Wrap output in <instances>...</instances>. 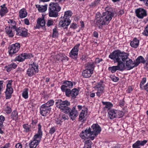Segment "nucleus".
<instances>
[{
    "label": "nucleus",
    "mask_w": 148,
    "mask_h": 148,
    "mask_svg": "<svg viewBox=\"0 0 148 148\" xmlns=\"http://www.w3.org/2000/svg\"><path fill=\"white\" fill-rule=\"evenodd\" d=\"M101 131V128L97 124H93L90 127H87L80 134V137L83 139H90L93 140Z\"/></svg>",
    "instance_id": "f257e3e1"
},
{
    "label": "nucleus",
    "mask_w": 148,
    "mask_h": 148,
    "mask_svg": "<svg viewBox=\"0 0 148 148\" xmlns=\"http://www.w3.org/2000/svg\"><path fill=\"white\" fill-rule=\"evenodd\" d=\"M114 15L113 12L107 11L103 12L101 16L97 17L95 22L99 29H102L103 25H108Z\"/></svg>",
    "instance_id": "f03ea898"
},
{
    "label": "nucleus",
    "mask_w": 148,
    "mask_h": 148,
    "mask_svg": "<svg viewBox=\"0 0 148 148\" xmlns=\"http://www.w3.org/2000/svg\"><path fill=\"white\" fill-rule=\"evenodd\" d=\"M61 9L59 4L57 2H51L49 5V16L50 17H56L58 16V12Z\"/></svg>",
    "instance_id": "7ed1b4c3"
},
{
    "label": "nucleus",
    "mask_w": 148,
    "mask_h": 148,
    "mask_svg": "<svg viewBox=\"0 0 148 148\" xmlns=\"http://www.w3.org/2000/svg\"><path fill=\"white\" fill-rule=\"evenodd\" d=\"M70 105V102L67 100L63 101L60 99L56 100V106L66 114L71 110V108L68 107Z\"/></svg>",
    "instance_id": "20e7f679"
},
{
    "label": "nucleus",
    "mask_w": 148,
    "mask_h": 148,
    "mask_svg": "<svg viewBox=\"0 0 148 148\" xmlns=\"http://www.w3.org/2000/svg\"><path fill=\"white\" fill-rule=\"evenodd\" d=\"M29 65L28 76H32L34 74L38 72V65L35 64L33 62L32 63L29 64Z\"/></svg>",
    "instance_id": "39448f33"
},
{
    "label": "nucleus",
    "mask_w": 148,
    "mask_h": 148,
    "mask_svg": "<svg viewBox=\"0 0 148 148\" xmlns=\"http://www.w3.org/2000/svg\"><path fill=\"white\" fill-rule=\"evenodd\" d=\"M20 44L18 43H16L14 44L10 45L8 47L9 53L11 56L13 54L16 53L18 51L20 48Z\"/></svg>",
    "instance_id": "423d86ee"
},
{
    "label": "nucleus",
    "mask_w": 148,
    "mask_h": 148,
    "mask_svg": "<svg viewBox=\"0 0 148 148\" xmlns=\"http://www.w3.org/2000/svg\"><path fill=\"white\" fill-rule=\"evenodd\" d=\"M79 90L76 88H74L71 90H67L65 92V95L68 97H71L72 99H75L79 94Z\"/></svg>",
    "instance_id": "0eeeda50"
},
{
    "label": "nucleus",
    "mask_w": 148,
    "mask_h": 148,
    "mask_svg": "<svg viewBox=\"0 0 148 148\" xmlns=\"http://www.w3.org/2000/svg\"><path fill=\"white\" fill-rule=\"evenodd\" d=\"M95 89L97 91V95L100 97L104 92V85L101 82H99L94 87Z\"/></svg>",
    "instance_id": "6e6552de"
},
{
    "label": "nucleus",
    "mask_w": 148,
    "mask_h": 148,
    "mask_svg": "<svg viewBox=\"0 0 148 148\" xmlns=\"http://www.w3.org/2000/svg\"><path fill=\"white\" fill-rule=\"evenodd\" d=\"M136 16L140 19H143L147 15V11L143 8H139L137 9L135 11Z\"/></svg>",
    "instance_id": "1a4fd4ad"
},
{
    "label": "nucleus",
    "mask_w": 148,
    "mask_h": 148,
    "mask_svg": "<svg viewBox=\"0 0 148 148\" xmlns=\"http://www.w3.org/2000/svg\"><path fill=\"white\" fill-rule=\"evenodd\" d=\"M63 84L61 86V89L63 92H65L67 90H70L73 87V84L72 82L68 81L63 82Z\"/></svg>",
    "instance_id": "9d476101"
},
{
    "label": "nucleus",
    "mask_w": 148,
    "mask_h": 148,
    "mask_svg": "<svg viewBox=\"0 0 148 148\" xmlns=\"http://www.w3.org/2000/svg\"><path fill=\"white\" fill-rule=\"evenodd\" d=\"M12 80L9 81L7 85V88L5 92L6 98V99H9L11 97V94L13 93V89L11 87Z\"/></svg>",
    "instance_id": "9b49d317"
},
{
    "label": "nucleus",
    "mask_w": 148,
    "mask_h": 148,
    "mask_svg": "<svg viewBox=\"0 0 148 148\" xmlns=\"http://www.w3.org/2000/svg\"><path fill=\"white\" fill-rule=\"evenodd\" d=\"M80 45V44H78L72 49L69 53L70 57L75 59H77L78 54V48Z\"/></svg>",
    "instance_id": "f8f14e48"
},
{
    "label": "nucleus",
    "mask_w": 148,
    "mask_h": 148,
    "mask_svg": "<svg viewBox=\"0 0 148 148\" xmlns=\"http://www.w3.org/2000/svg\"><path fill=\"white\" fill-rule=\"evenodd\" d=\"M129 54L124 51H121L119 50L118 57L116 58V62L121 61L124 62L127 58Z\"/></svg>",
    "instance_id": "ddd939ff"
},
{
    "label": "nucleus",
    "mask_w": 148,
    "mask_h": 148,
    "mask_svg": "<svg viewBox=\"0 0 148 148\" xmlns=\"http://www.w3.org/2000/svg\"><path fill=\"white\" fill-rule=\"evenodd\" d=\"M61 20L59 22L60 26L63 27L64 29H67L68 26L70 25L71 21L69 18H61Z\"/></svg>",
    "instance_id": "4468645a"
},
{
    "label": "nucleus",
    "mask_w": 148,
    "mask_h": 148,
    "mask_svg": "<svg viewBox=\"0 0 148 148\" xmlns=\"http://www.w3.org/2000/svg\"><path fill=\"white\" fill-rule=\"evenodd\" d=\"M45 21L43 18H39L37 21V24L35 27L36 29H39L42 28L43 29H46L45 28Z\"/></svg>",
    "instance_id": "2eb2a0df"
},
{
    "label": "nucleus",
    "mask_w": 148,
    "mask_h": 148,
    "mask_svg": "<svg viewBox=\"0 0 148 148\" xmlns=\"http://www.w3.org/2000/svg\"><path fill=\"white\" fill-rule=\"evenodd\" d=\"M137 64H138L135 61H133L130 59L126 61V69L127 70H130L134 67H137Z\"/></svg>",
    "instance_id": "dca6fc26"
},
{
    "label": "nucleus",
    "mask_w": 148,
    "mask_h": 148,
    "mask_svg": "<svg viewBox=\"0 0 148 148\" xmlns=\"http://www.w3.org/2000/svg\"><path fill=\"white\" fill-rule=\"evenodd\" d=\"M51 108H49L42 105L40 108V113L43 116L49 115L51 111Z\"/></svg>",
    "instance_id": "f3484780"
},
{
    "label": "nucleus",
    "mask_w": 148,
    "mask_h": 148,
    "mask_svg": "<svg viewBox=\"0 0 148 148\" xmlns=\"http://www.w3.org/2000/svg\"><path fill=\"white\" fill-rule=\"evenodd\" d=\"M8 23H12L13 24L12 27H11V29H14L16 32V35H17L20 36L21 34V32L22 30L21 29L20 27L17 28L16 26V23L13 20L10 19L8 21Z\"/></svg>",
    "instance_id": "a211bd4d"
},
{
    "label": "nucleus",
    "mask_w": 148,
    "mask_h": 148,
    "mask_svg": "<svg viewBox=\"0 0 148 148\" xmlns=\"http://www.w3.org/2000/svg\"><path fill=\"white\" fill-rule=\"evenodd\" d=\"M68 114H69L70 117L73 121L75 120L78 116V112L75 107H73L72 109H71L70 111Z\"/></svg>",
    "instance_id": "6ab92c4d"
},
{
    "label": "nucleus",
    "mask_w": 148,
    "mask_h": 148,
    "mask_svg": "<svg viewBox=\"0 0 148 148\" xmlns=\"http://www.w3.org/2000/svg\"><path fill=\"white\" fill-rule=\"evenodd\" d=\"M147 140H144L143 141L138 140L132 145L133 148H140V146H143L147 142Z\"/></svg>",
    "instance_id": "aec40b11"
},
{
    "label": "nucleus",
    "mask_w": 148,
    "mask_h": 148,
    "mask_svg": "<svg viewBox=\"0 0 148 148\" xmlns=\"http://www.w3.org/2000/svg\"><path fill=\"white\" fill-rule=\"evenodd\" d=\"M116 110L114 109L110 110L108 111V117L111 119L116 117Z\"/></svg>",
    "instance_id": "412c9836"
},
{
    "label": "nucleus",
    "mask_w": 148,
    "mask_h": 148,
    "mask_svg": "<svg viewBox=\"0 0 148 148\" xmlns=\"http://www.w3.org/2000/svg\"><path fill=\"white\" fill-rule=\"evenodd\" d=\"M38 131L37 134L34 135V140H36L38 138H42V133L41 130V126L40 124H39L38 125Z\"/></svg>",
    "instance_id": "4be33fe9"
},
{
    "label": "nucleus",
    "mask_w": 148,
    "mask_h": 148,
    "mask_svg": "<svg viewBox=\"0 0 148 148\" xmlns=\"http://www.w3.org/2000/svg\"><path fill=\"white\" fill-rule=\"evenodd\" d=\"M93 73L92 71H91L88 69L84 70L82 72V76L84 78H88L90 77L92 74Z\"/></svg>",
    "instance_id": "5701e85b"
},
{
    "label": "nucleus",
    "mask_w": 148,
    "mask_h": 148,
    "mask_svg": "<svg viewBox=\"0 0 148 148\" xmlns=\"http://www.w3.org/2000/svg\"><path fill=\"white\" fill-rule=\"evenodd\" d=\"M27 53H22L20 55L16 57L15 59V61H17L19 62H22L27 58Z\"/></svg>",
    "instance_id": "b1692460"
},
{
    "label": "nucleus",
    "mask_w": 148,
    "mask_h": 148,
    "mask_svg": "<svg viewBox=\"0 0 148 148\" xmlns=\"http://www.w3.org/2000/svg\"><path fill=\"white\" fill-rule=\"evenodd\" d=\"M119 50H115L109 55V57L112 60H116L118 57Z\"/></svg>",
    "instance_id": "393cba45"
},
{
    "label": "nucleus",
    "mask_w": 148,
    "mask_h": 148,
    "mask_svg": "<svg viewBox=\"0 0 148 148\" xmlns=\"http://www.w3.org/2000/svg\"><path fill=\"white\" fill-rule=\"evenodd\" d=\"M116 62L118 63L117 66L119 69V71H122L125 69H126L125 67V64L123 63L124 62L119 61Z\"/></svg>",
    "instance_id": "a878e982"
},
{
    "label": "nucleus",
    "mask_w": 148,
    "mask_h": 148,
    "mask_svg": "<svg viewBox=\"0 0 148 148\" xmlns=\"http://www.w3.org/2000/svg\"><path fill=\"white\" fill-rule=\"evenodd\" d=\"M47 5H36V7L37 8L38 11L40 12H45L47 9Z\"/></svg>",
    "instance_id": "bb28decb"
},
{
    "label": "nucleus",
    "mask_w": 148,
    "mask_h": 148,
    "mask_svg": "<svg viewBox=\"0 0 148 148\" xmlns=\"http://www.w3.org/2000/svg\"><path fill=\"white\" fill-rule=\"evenodd\" d=\"M139 42V40L135 38H134L132 41L131 42L130 45L132 47L136 48L138 46Z\"/></svg>",
    "instance_id": "cd10ccee"
},
{
    "label": "nucleus",
    "mask_w": 148,
    "mask_h": 148,
    "mask_svg": "<svg viewBox=\"0 0 148 148\" xmlns=\"http://www.w3.org/2000/svg\"><path fill=\"white\" fill-rule=\"evenodd\" d=\"M95 66L94 62L92 63L89 62L86 64V69H88V70H89V71H92V72L93 73V71Z\"/></svg>",
    "instance_id": "c85d7f7f"
},
{
    "label": "nucleus",
    "mask_w": 148,
    "mask_h": 148,
    "mask_svg": "<svg viewBox=\"0 0 148 148\" xmlns=\"http://www.w3.org/2000/svg\"><path fill=\"white\" fill-rule=\"evenodd\" d=\"M102 102L103 105H105L104 108L105 110L107 109L109 110L113 106L112 104L110 102L102 101Z\"/></svg>",
    "instance_id": "c756f323"
},
{
    "label": "nucleus",
    "mask_w": 148,
    "mask_h": 148,
    "mask_svg": "<svg viewBox=\"0 0 148 148\" xmlns=\"http://www.w3.org/2000/svg\"><path fill=\"white\" fill-rule=\"evenodd\" d=\"M40 142V140H34L29 144V146L30 148H36Z\"/></svg>",
    "instance_id": "7c9ffc66"
},
{
    "label": "nucleus",
    "mask_w": 148,
    "mask_h": 148,
    "mask_svg": "<svg viewBox=\"0 0 148 148\" xmlns=\"http://www.w3.org/2000/svg\"><path fill=\"white\" fill-rule=\"evenodd\" d=\"M19 16L20 18H23L25 17L27 15V13L25 9L23 8L19 12Z\"/></svg>",
    "instance_id": "2f4dec72"
},
{
    "label": "nucleus",
    "mask_w": 148,
    "mask_h": 148,
    "mask_svg": "<svg viewBox=\"0 0 148 148\" xmlns=\"http://www.w3.org/2000/svg\"><path fill=\"white\" fill-rule=\"evenodd\" d=\"M135 62L137 63V66L140 63H144L145 62V59L143 57L140 56L138 57L135 60Z\"/></svg>",
    "instance_id": "473e14b6"
},
{
    "label": "nucleus",
    "mask_w": 148,
    "mask_h": 148,
    "mask_svg": "<svg viewBox=\"0 0 148 148\" xmlns=\"http://www.w3.org/2000/svg\"><path fill=\"white\" fill-rule=\"evenodd\" d=\"M72 14L73 13L71 11L68 10L64 12V16L63 17L61 16V18H69L72 16Z\"/></svg>",
    "instance_id": "72a5a7b5"
},
{
    "label": "nucleus",
    "mask_w": 148,
    "mask_h": 148,
    "mask_svg": "<svg viewBox=\"0 0 148 148\" xmlns=\"http://www.w3.org/2000/svg\"><path fill=\"white\" fill-rule=\"evenodd\" d=\"M54 101L53 100H50L48 101L46 103L42 105L46 107L51 108L50 107L52 106L54 104Z\"/></svg>",
    "instance_id": "f704fd0d"
},
{
    "label": "nucleus",
    "mask_w": 148,
    "mask_h": 148,
    "mask_svg": "<svg viewBox=\"0 0 148 148\" xmlns=\"http://www.w3.org/2000/svg\"><path fill=\"white\" fill-rule=\"evenodd\" d=\"M108 70L112 73H114L116 71H119V69L117 66L110 67L108 68Z\"/></svg>",
    "instance_id": "c9c22d12"
},
{
    "label": "nucleus",
    "mask_w": 148,
    "mask_h": 148,
    "mask_svg": "<svg viewBox=\"0 0 148 148\" xmlns=\"http://www.w3.org/2000/svg\"><path fill=\"white\" fill-rule=\"evenodd\" d=\"M89 139V140H86L85 142L84 147L88 148L89 147L91 148V145H92L93 143L91 141V140L90 139Z\"/></svg>",
    "instance_id": "e433bc0d"
},
{
    "label": "nucleus",
    "mask_w": 148,
    "mask_h": 148,
    "mask_svg": "<svg viewBox=\"0 0 148 148\" xmlns=\"http://www.w3.org/2000/svg\"><path fill=\"white\" fill-rule=\"evenodd\" d=\"M8 12L7 8H1L0 11V14L1 17L4 16Z\"/></svg>",
    "instance_id": "4c0bfd02"
},
{
    "label": "nucleus",
    "mask_w": 148,
    "mask_h": 148,
    "mask_svg": "<svg viewBox=\"0 0 148 148\" xmlns=\"http://www.w3.org/2000/svg\"><path fill=\"white\" fill-rule=\"evenodd\" d=\"M85 111L82 110L80 112L79 116V121H81L84 120L85 117Z\"/></svg>",
    "instance_id": "58836bf2"
},
{
    "label": "nucleus",
    "mask_w": 148,
    "mask_h": 148,
    "mask_svg": "<svg viewBox=\"0 0 148 148\" xmlns=\"http://www.w3.org/2000/svg\"><path fill=\"white\" fill-rule=\"evenodd\" d=\"M23 97L25 99L28 98V89L25 88L22 94Z\"/></svg>",
    "instance_id": "ea45409f"
},
{
    "label": "nucleus",
    "mask_w": 148,
    "mask_h": 148,
    "mask_svg": "<svg viewBox=\"0 0 148 148\" xmlns=\"http://www.w3.org/2000/svg\"><path fill=\"white\" fill-rule=\"evenodd\" d=\"M59 117L61 118L63 121H65L66 120H68L69 119V117L68 116L65 114H61L59 115Z\"/></svg>",
    "instance_id": "a19ab883"
},
{
    "label": "nucleus",
    "mask_w": 148,
    "mask_h": 148,
    "mask_svg": "<svg viewBox=\"0 0 148 148\" xmlns=\"http://www.w3.org/2000/svg\"><path fill=\"white\" fill-rule=\"evenodd\" d=\"M116 117L119 118L122 117L124 115V113L122 111L116 110Z\"/></svg>",
    "instance_id": "79ce46f5"
},
{
    "label": "nucleus",
    "mask_w": 148,
    "mask_h": 148,
    "mask_svg": "<svg viewBox=\"0 0 148 148\" xmlns=\"http://www.w3.org/2000/svg\"><path fill=\"white\" fill-rule=\"evenodd\" d=\"M100 0H97L91 3L90 5V6L92 8H93L97 5L99 3Z\"/></svg>",
    "instance_id": "37998d69"
},
{
    "label": "nucleus",
    "mask_w": 148,
    "mask_h": 148,
    "mask_svg": "<svg viewBox=\"0 0 148 148\" xmlns=\"http://www.w3.org/2000/svg\"><path fill=\"white\" fill-rule=\"evenodd\" d=\"M27 30L26 29H24L21 32V34L20 36H21L23 37H26L27 35Z\"/></svg>",
    "instance_id": "c03bdc74"
},
{
    "label": "nucleus",
    "mask_w": 148,
    "mask_h": 148,
    "mask_svg": "<svg viewBox=\"0 0 148 148\" xmlns=\"http://www.w3.org/2000/svg\"><path fill=\"white\" fill-rule=\"evenodd\" d=\"M110 78L113 81L116 82L119 80V78L114 75H112L110 77Z\"/></svg>",
    "instance_id": "a18cd8bd"
},
{
    "label": "nucleus",
    "mask_w": 148,
    "mask_h": 148,
    "mask_svg": "<svg viewBox=\"0 0 148 148\" xmlns=\"http://www.w3.org/2000/svg\"><path fill=\"white\" fill-rule=\"evenodd\" d=\"M146 81V78L145 77H144L142 79V80L141 81L140 84V88L142 89L143 86L144 84L145 83Z\"/></svg>",
    "instance_id": "49530a36"
},
{
    "label": "nucleus",
    "mask_w": 148,
    "mask_h": 148,
    "mask_svg": "<svg viewBox=\"0 0 148 148\" xmlns=\"http://www.w3.org/2000/svg\"><path fill=\"white\" fill-rule=\"evenodd\" d=\"M143 34L145 36H148V24L145 27V30L143 33Z\"/></svg>",
    "instance_id": "de8ad7c7"
},
{
    "label": "nucleus",
    "mask_w": 148,
    "mask_h": 148,
    "mask_svg": "<svg viewBox=\"0 0 148 148\" xmlns=\"http://www.w3.org/2000/svg\"><path fill=\"white\" fill-rule=\"evenodd\" d=\"M5 119V118L3 116L1 115L0 116V127H1L3 125V122Z\"/></svg>",
    "instance_id": "09e8293b"
},
{
    "label": "nucleus",
    "mask_w": 148,
    "mask_h": 148,
    "mask_svg": "<svg viewBox=\"0 0 148 148\" xmlns=\"http://www.w3.org/2000/svg\"><path fill=\"white\" fill-rule=\"evenodd\" d=\"M58 34L57 29L56 28L53 29L52 37H56L58 36Z\"/></svg>",
    "instance_id": "8fccbe9b"
},
{
    "label": "nucleus",
    "mask_w": 148,
    "mask_h": 148,
    "mask_svg": "<svg viewBox=\"0 0 148 148\" xmlns=\"http://www.w3.org/2000/svg\"><path fill=\"white\" fill-rule=\"evenodd\" d=\"M5 32L6 33L9 35V36L10 37H12L14 35L12 30H6Z\"/></svg>",
    "instance_id": "3c124183"
},
{
    "label": "nucleus",
    "mask_w": 148,
    "mask_h": 148,
    "mask_svg": "<svg viewBox=\"0 0 148 148\" xmlns=\"http://www.w3.org/2000/svg\"><path fill=\"white\" fill-rule=\"evenodd\" d=\"M5 110L7 114H10L12 112L11 108L8 106H7L5 107Z\"/></svg>",
    "instance_id": "603ef678"
},
{
    "label": "nucleus",
    "mask_w": 148,
    "mask_h": 148,
    "mask_svg": "<svg viewBox=\"0 0 148 148\" xmlns=\"http://www.w3.org/2000/svg\"><path fill=\"white\" fill-rule=\"evenodd\" d=\"M56 131V127H53L51 128L49 131V133L51 135L54 133Z\"/></svg>",
    "instance_id": "864d4df0"
},
{
    "label": "nucleus",
    "mask_w": 148,
    "mask_h": 148,
    "mask_svg": "<svg viewBox=\"0 0 148 148\" xmlns=\"http://www.w3.org/2000/svg\"><path fill=\"white\" fill-rule=\"evenodd\" d=\"M56 123L57 124H60L63 122L60 117L55 120Z\"/></svg>",
    "instance_id": "5fc2aeb1"
},
{
    "label": "nucleus",
    "mask_w": 148,
    "mask_h": 148,
    "mask_svg": "<svg viewBox=\"0 0 148 148\" xmlns=\"http://www.w3.org/2000/svg\"><path fill=\"white\" fill-rule=\"evenodd\" d=\"M53 21L52 20H49L47 23V26L49 27L53 25Z\"/></svg>",
    "instance_id": "6e6d98bb"
},
{
    "label": "nucleus",
    "mask_w": 148,
    "mask_h": 148,
    "mask_svg": "<svg viewBox=\"0 0 148 148\" xmlns=\"http://www.w3.org/2000/svg\"><path fill=\"white\" fill-rule=\"evenodd\" d=\"M77 28V25L75 23H72L71 24L70 28L75 29Z\"/></svg>",
    "instance_id": "4d7b16f0"
},
{
    "label": "nucleus",
    "mask_w": 148,
    "mask_h": 148,
    "mask_svg": "<svg viewBox=\"0 0 148 148\" xmlns=\"http://www.w3.org/2000/svg\"><path fill=\"white\" fill-rule=\"evenodd\" d=\"M102 61L103 59H102L101 58L100 59L99 58H96L95 62H94V63H95V64L99 63Z\"/></svg>",
    "instance_id": "13d9d810"
},
{
    "label": "nucleus",
    "mask_w": 148,
    "mask_h": 148,
    "mask_svg": "<svg viewBox=\"0 0 148 148\" xmlns=\"http://www.w3.org/2000/svg\"><path fill=\"white\" fill-rule=\"evenodd\" d=\"M133 90V88L131 86L128 87V89L127 90V92L128 93H130Z\"/></svg>",
    "instance_id": "bf43d9fd"
},
{
    "label": "nucleus",
    "mask_w": 148,
    "mask_h": 148,
    "mask_svg": "<svg viewBox=\"0 0 148 148\" xmlns=\"http://www.w3.org/2000/svg\"><path fill=\"white\" fill-rule=\"evenodd\" d=\"M9 66L11 67V68H13L14 69H15L16 68L17 66V65L14 63L11 64L9 65Z\"/></svg>",
    "instance_id": "052dcab7"
},
{
    "label": "nucleus",
    "mask_w": 148,
    "mask_h": 148,
    "mask_svg": "<svg viewBox=\"0 0 148 148\" xmlns=\"http://www.w3.org/2000/svg\"><path fill=\"white\" fill-rule=\"evenodd\" d=\"M12 115L13 117H17L18 116V114L16 112L14 111L13 112Z\"/></svg>",
    "instance_id": "680f3d73"
},
{
    "label": "nucleus",
    "mask_w": 148,
    "mask_h": 148,
    "mask_svg": "<svg viewBox=\"0 0 148 148\" xmlns=\"http://www.w3.org/2000/svg\"><path fill=\"white\" fill-rule=\"evenodd\" d=\"M93 36L94 37L97 38L98 37V33L96 31H94L93 33Z\"/></svg>",
    "instance_id": "e2e57ef3"
},
{
    "label": "nucleus",
    "mask_w": 148,
    "mask_h": 148,
    "mask_svg": "<svg viewBox=\"0 0 148 148\" xmlns=\"http://www.w3.org/2000/svg\"><path fill=\"white\" fill-rule=\"evenodd\" d=\"M16 148H22V145L20 143L17 144L15 146Z\"/></svg>",
    "instance_id": "0e129e2a"
},
{
    "label": "nucleus",
    "mask_w": 148,
    "mask_h": 148,
    "mask_svg": "<svg viewBox=\"0 0 148 148\" xmlns=\"http://www.w3.org/2000/svg\"><path fill=\"white\" fill-rule=\"evenodd\" d=\"M3 81H0V94H1V92L3 88Z\"/></svg>",
    "instance_id": "69168bd1"
},
{
    "label": "nucleus",
    "mask_w": 148,
    "mask_h": 148,
    "mask_svg": "<svg viewBox=\"0 0 148 148\" xmlns=\"http://www.w3.org/2000/svg\"><path fill=\"white\" fill-rule=\"evenodd\" d=\"M23 128L25 129V131L27 132H28V124H25L23 125Z\"/></svg>",
    "instance_id": "338daca9"
},
{
    "label": "nucleus",
    "mask_w": 148,
    "mask_h": 148,
    "mask_svg": "<svg viewBox=\"0 0 148 148\" xmlns=\"http://www.w3.org/2000/svg\"><path fill=\"white\" fill-rule=\"evenodd\" d=\"M87 57V56L86 55H83L82 56V57L81 58V59H82V60H85L86 59V58Z\"/></svg>",
    "instance_id": "774afa93"
}]
</instances>
